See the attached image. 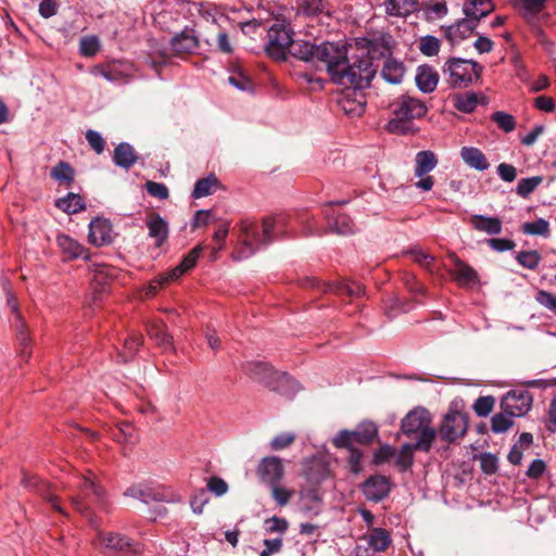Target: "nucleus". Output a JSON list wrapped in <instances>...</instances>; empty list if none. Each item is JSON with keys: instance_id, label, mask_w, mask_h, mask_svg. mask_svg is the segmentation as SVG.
Returning <instances> with one entry per match:
<instances>
[{"instance_id": "4be33fe9", "label": "nucleus", "mask_w": 556, "mask_h": 556, "mask_svg": "<svg viewBox=\"0 0 556 556\" xmlns=\"http://www.w3.org/2000/svg\"><path fill=\"white\" fill-rule=\"evenodd\" d=\"M269 388L287 397H292L300 390V384L286 372L275 371Z\"/></svg>"}, {"instance_id": "a19ab883", "label": "nucleus", "mask_w": 556, "mask_h": 556, "mask_svg": "<svg viewBox=\"0 0 556 556\" xmlns=\"http://www.w3.org/2000/svg\"><path fill=\"white\" fill-rule=\"evenodd\" d=\"M414 450H417L415 443H406L395 453V464L401 470H406L412 466Z\"/></svg>"}, {"instance_id": "603ef678", "label": "nucleus", "mask_w": 556, "mask_h": 556, "mask_svg": "<svg viewBox=\"0 0 556 556\" xmlns=\"http://www.w3.org/2000/svg\"><path fill=\"white\" fill-rule=\"evenodd\" d=\"M268 486L270 488L273 498L281 507L286 506L293 495V491L280 485V483H275Z\"/></svg>"}, {"instance_id": "c9c22d12", "label": "nucleus", "mask_w": 556, "mask_h": 556, "mask_svg": "<svg viewBox=\"0 0 556 556\" xmlns=\"http://www.w3.org/2000/svg\"><path fill=\"white\" fill-rule=\"evenodd\" d=\"M377 433V426L372 421H363L357 426L355 430H353L355 442L362 444H368L372 442Z\"/></svg>"}, {"instance_id": "e433bc0d", "label": "nucleus", "mask_w": 556, "mask_h": 556, "mask_svg": "<svg viewBox=\"0 0 556 556\" xmlns=\"http://www.w3.org/2000/svg\"><path fill=\"white\" fill-rule=\"evenodd\" d=\"M516 417L511 416V414L502 410L501 413L495 414L491 418V429L494 433H504L509 430L514 425V419Z\"/></svg>"}, {"instance_id": "2eb2a0df", "label": "nucleus", "mask_w": 556, "mask_h": 556, "mask_svg": "<svg viewBox=\"0 0 556 556\" xmlns=\"http://www.w3.org/2000/svg\"><path fill=\"white\" fill-rule=\"evenodd\" d=\"M309 283L314 288L323 289L324 292H333L339 295L345 294L351 298H357L364 293V287L355 281L339 280L333 282H321L312 278Z\"/></svg>"}, {"instance_id": "bf43d9fd", "label": "nucleus", "mask_w": 556, "mask_h": 556, "mask_svg": "<svg viewBox=\"0 0 556 556\" xmlns=\"http://www.w3.org/2000/svg\"><path fill=\"white\" fill-rule=\"evenodd\" d=\"M86 140L88 141L89 146L98 153H102L104 150V139L102 138L101 134L89 129L86 131Z\"/></svg>"}, {"instance_id": "c03bdc74", "label": "nucleus", "mask_w": 556, "mask_h": 556, "mask_svg": "<svg viewBox=\"0 0 556 556\" xmlns=\"http://www.w3.org/2000/svg\"><path fill=\"white\" fill-rule=\"evenodd\" d=\"M491 118L506 134L511 132L516 128L515 117L506 112L496 111L492 114Z\"/></svg>"}, {"instance_id": "f257e3e1", "label": "nucleus", "mask_w": 556, "mask_h": 556, "mask_svg": "<svg viewBox=\"0 0 556 556\" xmlns=\"http://www.w3.org/2000/svg\"><path fill=\"white\" fill-rule=\"evenodd\" d=\"M377 45L369 41L362 55L349 56L346 46L340 42L318 45L316 61L326 65L332 81L345 88L365 89L376 74L372 59Z\"/></svg>"}, {"instance_id": "6e6d98bb", "label": "nucleus", "mask_w": 556, "mask_h": 556, "mask_svg": "<svg viewBox=\"0 0 556 556\" xmlns=\"http://www.w3.org/2000/svg\"><path fill=\"white\" fill-rule=\"evenodd\" d=\"M146 190L151 197L160 200H165L169 195L167 187L161 182L149 180L146 182Z\"/></svg>"}, {"instance_id": "a878e982", "label": "nucleus", "mask_w": 556, "mask_h": 556, "mask_svg": "<svg viewBox=\"0 0 556 556\" xmlns=\"http://www.w3.org/2000/svg\"><path fill=\"white\" fill-rule=\"evenodd\" d=\"M386 12L391 16H407L417 10V0H386Z\"/></svg>"}, {"instance_id": "9d476101", "label": "nucleus", "mask_w": 556, "mask_h": 556, "mask_svg": "<svg viewBox=\"0 0 556 556\" xmlns=\"http://www.w3.org/2000/svg\"><path fill=\"white\" fill-rule=\"evenodd\" d=\"M448 258L450 264H446V270L458 286L467 289L478 287V274L472 267L459 260L455 254H450Z\"/></svg>"}, {"instance_id": "aec40b11", "label": "nucleus", "mask_w": 556, "mask_h": 556, "mask_svg": "<svg viewBox=\"0 0 556 556\" xmlns=\"http://www.w3.org/2000/svg\"><path fill=\"white\" fill-rule=\"evenodd\" d=\"M172 50L176 54L193 53L199 46L198 37L192 29H184L170 39Z\"/></svg>"}, {"instance_id": "e2e57ef3", "label": "nucleus", "mask_w": 556, "mask_h": 556, "mask_svg": "<svg viewBox=\"0 0 556 556\" xmlns=\"http://www.w3.org/2000/svg\"><path fill=\"white\" fill-rule=\"evenodd\" d=\"M202 251L203 247L197 245L184 257L179 265L182 267L185 271H188L197 264V261L199 260Z\"/></svg>"}, {"instance_id": "5701e85b", "label": "nucleus", "mask_w": 556, "mask_h": 556, "mask_svg": "<svg viewBox=\"0 0 556 556\" xmlns=\"http://www.w3.org/2000/svg\"><path fill=\"white\" fill-rule=\"evenodd\" d=\"M56 242L61 251L66 255L67 260H75L78 257H83L85 260L89 258L87 250L70 236L61 233L56 237Z\"/></svg>"}, {"instance_id": "37998d69", "label": "nucleus", "mask_w": 556, "mask_h": 556, "mask_svg": "<svg viewBox=\"0 0 556 556\" xmlns=\"http://www.w3.org/2000/svg\"><path fill=\"white\" fill-rule=\"evenodd\" d=\"M113 437L119 443L129 444H134L137 439L135 429L129 422H121L113 432Z\"/></svg>"}, {"instance_id": "f704fd0d", "label": "nucleus", "mask_w": 556, "mask_h": 556, "mask_svg": "<svg viewBox=\"0 0 556 556\" xmlns=\"http://www.w3.org/2000/svg\"><path fill=\"white\" fill-rule=\"evenodd\" d=\"M55 205L66 214H75L85 210V203L81 197L73 192L56 200Z\"/></svg>"}, {"instance_id": "6e6552de", "label": "nucleus", "mask_w": 556, "mask_h": 556, "mask_svg": "<svg viewBox=\"0 0 556 556\" xmlns=\"http://www.w3.org/2000/svg\"><path fill=\"white\" fill-rule=\"evenodd\" d=\"M533 395L525 389H515L505 393L501 399V409L514 417L525 416L532 407Z\"/></svg>"}, {"instance_id": "de8ad7c7", "label": "nucleus", "mask_w": 556, "mask_h": 556, "mask_svg": "<svg viewBox=\"0 0 556 556\" xmlns=\"http://www.w3.org/2000/svg\"><path fill=\"white\" fill-rule=\"evenodd\" d=\"M542 181L543 178L541 176L523 178L518 182L516 192L521 198H527L539 187Z\"/></svg>"}, {"instance_id": "680f3d73", "label": "nucleus", "mask_w": 556, "mask_h": 556, "mask_svg": "<svg viewBox=\"0 0 556 556\" xmlns=\"http://www.w3.org/2000/svg\"><path fill=\"white\" fill-rule=\"evenodd\" d=\"M208 502L207 491L201 489L190 501L191 509L194 514H201L204 505Z\"/></svg>"}, {"instance_id": "473e14b6", "label": "nucleus", "mask_w": 556, "mask_h": 556, "mask_svg": "<svg viewBox=\"0 0 556 556\" xmlns=\"http://www.w3.org/2000/svg\"><path fill=\"white\" fill-rule=\"evenodd\" d=\"M317 49L318 45L308 41H294L289 52L300 60L315 62Z\"/></svg>"}, {"instance_id": "cd10ccee", "label": "nucleus", "mask_w": 556, "mask_h": 556, "mask_svg": "<svg viewBox=\"0 0 556 556\" xmlns=\"http://www.w3.org/2000/svg\"><path fill=\"white\" fill-rule=\"evenodd\" d=\"M113 159L117 166L128 169L136 163L137 155L129 143L123 142L115 148Z\"/></svg>"}, {"instance_id": "20e7f679", "label": "nucleus", "mask_w": 556, "mask_h": 556, "mask_svg": "<svg viewBox=\"0 0 556 556\" xmlns=\"http://www.w3.org/2000/svg\"><path fill=\"white\" fill-rule=\"evenodd\" d=\"M402 432L416 439L415 447L429 451L435 438V430L430 426V415L425 408L410 410L402 420Z\"/></svg>"}, {"instance_id": "4d7b16f0", "label": "nucleus", "mask_w": 556, "mask_h": 556, "mask_svg": "<svg viewBox=\"0 0 556 556\" xmlns=\"http://www.w3.org/2000/svg\"><path fill=\"white\" fill-rule=\"evenodd\" d=\"M410 256L413 257L414 262L419 264L420 266L425 267L428 270L431 269V265L434 262V256L431 254L426 253L421 249H413L409 251Z\"/></svg>"}, {"instance_id": "a18cd8bd", "label": "nucleus", "mask_w": 556, "mask_h": 556, "mask_svg": "<svg viewBox=\"0 0 556 556\" xmlns=\"http://www.w3.org/2000/svg\"><path fill=\"white\" fill-rule=\"evenodd\" d=\"M522 231L531 236L547 237L549 233V224L547 220L539 218L531 223H525L522 225Z\"/></svg>"}, {"instance_id": "8fccbe9b", "label": "nucleus", "mask_w": 556, "mask_h": 556, "mask_svg": "<svg viewBox=\"0 0 556 556\" xmlns=\"http://www.w3.org/2000/svg\"><path fill=\"white\" fill-rule=\"evenodd\" d=\"M516 261L525 268L535 269L541 261L538 251H521L516 255Z\"/></svg>"}, {"instance_id": "c85d7f7f", "label": "nucleus", "mask_w": 556, "mask_h": 556, "mask_svg": "<svg viewBox=\"0 0 556 556\" xmlns=\"http://www.w3.org/2000/svg\"><path fill=\"white\" fill-rule=\"evenodd\" d=\"M463 161L471 168L483 170L486 168V159L481 150L473 147H463L460 150Z\"/></svg>"}, {"instance_id": "58836bf2", "label": "nucleus", "mask_w": 556, "mask_h": 556, "mask_svg": "<svg viewBox=\"0 0 556 556\" xmlns=\"http://www.w3.org/2000/svg\"><path fill=\"white\" fill-rule=\"evenodd\" d=\"M91 74L96 76H102L110 83H119L124 79L123 73L117 68L115 64L109 65L108 67L96 65L91 70Z\"/></svg>"}, {"instance_id": "7c9ffc66", "label": "nucleus", "mask_w": 556, "mask_h": 556, "mask_svg": "<svg viewBox=\"0 0 556 556\" xmlns=\"http://www.w3.org/2000/svg\"><path fill=\"white\" fill-rule=\"evenodd\" d=\"M465 18L476 27L481 18L486 16V0H471L464 5Z\"/></svg>"}, {"instance_id": "c756f323", "label": "nucleus", "mask_w": 556, "mask_h": 556, "mask_svg": "<svg viewBox=\"0 0 556 556\" xmlns=\"http://www.w3.org/2000/svg\"><path fill=\"white\" fill-rule=\"evenodd\" d=\"M405 67L402 62L388 59L381 71L382 77L390 84H400L403 79Z\"/></svg>"}, {"instance_id": "13d9d810", "label": "nucleus", "mask_w": 556, "mask_h": 556, "mask_svg": "<svg viewBox=\"0 0 556 556\" xmlns=\"http://www.w3.org/2000/svg\"><path fill=\"white\" fill-rule=\"evenodd\" d=\"M295 439V435L292 432H283L276 435L270 441V447L275 451H280L289 446Z\"/></svg>"}, {"instance_id": "338daca9", "label": "nucleus", "mask_w": 556, "mask_h": 556, "mask_svg": "<svg viewBox=\"0 0 556 556\" xmlns=\"http://www.w3.org/2000/svg\"><path fill=\"white\" fill-rule=\"evenodd\" d=\"M142 343V337L134 334L125 340V352L121 355L123 359L126 362L128 357H130L134 352L138 349V346Z\"/></svg>"}, {"instance_id": "dca6fc26", "label": "nucleus", "mask_w": 556, "mask_h": 556, "mask_svg": "<svg viewBox=\"0 0 556 556\" xmlns=\"http://www.w3.org/2000/svg\"><path fill=\"white\" fill-rule=\"evenodd\" d=\"M391 483L384 476L369 477L363 484L364 496L371 502L382 501L390 492Z\"/></svg>"}, {"instance_id": "4468645a", "label": "nucleus", "mask_w": 556, "mask_h": 556, "mask_svg": "<svg viewBox=\"0 0 556 556\" xmlns=\"http://www.w3.org/2000/svg\"><path fill=\"white\" fill-rule=\"evenodd\" d=\"M97 538L111 554L129 556L135 551L131 541L119 533L99 531Z\"/></svg>"}, {"instance_id": "5fc2aeb1", "label": "nucleus", "mask_w": 556, "mask_h": 556, "mask_svg": "<svg viewBox=\"0 0 556 556\" xmlns=\"http://www.w3.org/2000/svg\"><path fill=\"white\" fill-rule=\"evenodd\" d=\"M535 301L547 311L556 315V295L545 290H539L535 294Z\"/></svg>"}, {"instance_id": "72a5a7b5", "label": "nucleus", "mask_w": 556, "mask_h": 556, "mask_svg": "<svg viewBox=\"0 0 556 556\" xmlns=\"http://www.w3.org/2000/svg\"><path fill=\"white\" fill-rule=\"evenodd\" d=\"M366 541L375 552H383L391 544L389 532L382 528H374L366 536Z\"/></svg>"}, {"instance_id": "bb28decb", "label": "nucleus", "mask_w": 556, "mask_h": 556, "mask_svg": "<svg viewBox=\"0 0 556 556\" xmlns=\"http://www.w3.org/2000/svg\"><path fill=\"white\" fill-rule=\"evenodd\" d=\"M415 176L422 177L433 170L438 164V159L432 151H420L415 157Z\"/></svg>"}, {"instance_id": "7ed1b4c3", "label": "nucleus", "mask_w": 556, "mask_h": 556, "mask_svg": "<svg viewBox=\"0 0 556 556\" xmlns=\"http://www.w3.org/2000/svg\"><path fill=\"white\" fill-rule=\"evenodd\" d=\"M427 112L425 103L416 98L403 96L392 105L393 117L387 124L389 132L406 135L415 131L413 119L422 117Z\"/></svg>"}, {"instance_id": "393cba45", "label": "nucleus", "mask_w": 556, "mask_h": 556, "mask_svg": "<svg viewBox=\"0 0 556 556\" xmlns=\"http://www.w3.org/2000/svg\"><path fill=\"white\" fill-rule=\"evenodd\" d=\"M417 10L421 11L427 21H437L443 18L448 10L445 0H426L422 1Z\"/></svg>"}, {"instance_id": "2f4dec72", "label": "nucleus", "mask_w": 556, "mask_h": 556, "mask_svg": "<svg viewBox=\"0 0 556 556\" xmlns=\"http://www.w3.org/2000/svg\"><path fill=\"white\" fill-rule=\"evenodd\" d=\"M219 186L218 179L214 174H211L204 178L197 180L192 191L194 199H201L213 194Z\"/></svg>"}, {"instance_id": "423d86ee", "label": "nucleus", "mask_w": 556, "mask_h": 556, "mask_svg": "<svg viewBox=\"0 0 556 556\" xmlns=\"http://www.w3.org/2000/svg\"><path fill=\"white\" fill-rule=\"evenodd\" d=\"M267 36L268 41L265 48L267 54L276 60H285L294 42L290 26L277 21L269 27Z\"/></svg>"}, {"instance_id": "49530a36", "label": "nucleus", "mask_w": 556, "mask_h": 556, "mask_svg": "<svg viewBox=\"0 0 556 556\" xmlns=\"http://www.w3.org/2000/svg\"><path fill=\"white\" fill-rule=\"evenodd\" d=\"M100 50V41L97 36H85L79 40V52L84 56H94Z\"/></svg>"}, {"instance_id": "4c0bfd02", "label": "nucleus", "mask_w": 556, "mask_h": 556, "mask_svg": "<svg viewBox=\"0 0 556 556\" xmlns=\"http://www.w3.org/2000/svg\"><path fill=\"white\" fill-rule=\"evenodd\" d=\"M149 336L159 345L169 349L172 346V337L167 333L162 323H154L149 327Z\"/></svg>"}, {"instance_id": "0e129e2a", "label": "nucleus", "mask_w": 556, "mask_h": 556, "mask_svg": "<svg viewBox=\"0 0 556 556\" xmlns=\"http://www.w3.org/2000/svg\"><path fill=\"white\" fill-rule=\"evenodd\" d=\"M355 442L353 431L341 430L334 438L333 444L337 447H346L348 450L353 448L352 444Z\"/></svg>"}, {"instance_id": "a211bd4d", "label": "nucleus", "mask_w": 556, "mask_h": 556, "mask_svg": "<svg viewBox=\"0 0 556 556\" xmlns=\"http://www.w3.org/2000/svg\"><path fill=\"white\" fill-rule=\"evenodd\" d=\"M146 226L149 230V237L152 238L156 247H162L168 238V224L157 213H151L147 216Z\"/></svg>"}, {"instance_id": "ddd939ff", "label": "nucleus", "mask_w": 556, "mask_h": 556, "mask_svg": "<svg viewBox=\"0 0 556 556\" xmlns=\"http://www.w3.org/2000/svg\"><path fill=\"white\" fill-rule=\"evenodd\" d=\"M92 281L91 289L93 293V301H98L102 293L109 291V283L117 275L114 267L106 264H93L92 265Z\"/></svg>"}, {"instance_id": "3c124183", "label": "nucleus", "mask_w": 556, "mask_h": 556, "mask_svg": "<svg viewBox=\"0 0 556 556\" xmlns=\"http://www.w3.org/2000/svg\"><path fill=\"white\" fill-rule=\"evenodd\" d=\"M51 177L60 182H71L74 178L73 168L67 163L60 162L51 169Z\"/></svg>"}, {"instance_id": "f3484780", "label": "nucleus", "mask_w": 556, "mask_h": 556, "mask_svg": "<svg viewBox=\"0 0 556 556\" xmlns=\"http://www.w3.org/2000/svg\"><path fill=\"white\" fill-rule=\"evenodd\" d=\"M88 240L96 247H102L112 242V227L106 219L96 218L89 224Z\"/></svg>"}, {"instance_id": "864d4df0", "label": "nucleus", "mask_w": 556, "mask_h": 556, "mask_svg": "<svg viewBox=\"0 0 556 556\" xmlns=\"http://www.w3.org/2000/svg\"><path fill=\"white\" fill-rule=\"evenodd\" d=\"M419 49L427 56L437 55L440 51V40L434 36H425L420 39Z\"/></svg>"}, {"instance_id": "0eeeda50", "label": "nucleus", "mask_w": 556, "mask_h": 556, "mask_svg": "<svg viewBox=\"0 0 556 556\" xmlns=\"http://www.w3.org/2000/svg\"><path fill=\"white\" fill-rule=\"evenodd\" d=\"M481 70L482 67L471 60L452 59L446 63L444 71L448 74V84L460 88L477 79Z\"/></svg>"}, {"instance_id": "412c9836", "label": "nucleus", "mask_w": 556, "mask_h": 556, "mask_svg": "<svg viewBox=\"0 0 556 556\" xmlns=\"http://www.w3.org/2000/svg\"><path fill=\"white\" fill-rule=\"evenodd\" d=\"M418 89L424 93L432 92L439 83L438 72L429 65H419L415 76Z\"/></svg>"}, {"instance_id": "79ce46f5", "label": "nucleus", "mask_w": 556, "mask_h": 556, "mask_svg": "<svg viewBox=\"0 0 556 556\" xmlns=\"http://www.w3.org/2000/svg\"><path fill=\"white\" fill-rule=\"evenodd\" d=\"M454 106L464 113L472 112L478 104V97L475 93H460L453 98Z\"/></svg>"}, {"instance_id": "b1692460", "label": "nucleus", "mask_w": 556, "mask_h": 556, "mask_svg": "<svg viewBox=\"0 0 556 556\" xmlns=\"http://www.w3.org/2000/svg\"><path fill=\"white\" fill-rule=\"evenodd\" d=\"M477 27L465 17L445 28L446 38L453 43H458L468 38Z\"/></svg>"}, {"instance_id": "09e8293b", "label": "nucleus", "mask_w": 556, "mask_h": 556, "mask_svg": "<svg viewBox=\"0 0 556 556\" xmlns=\"http://www.w3.org/2000/svg\"><path fill=\"white\" fill-rule=\"evenodd\" d=\"M332 230L339 235H351L355 230V225L348 215L340 214L333 219Z\"/></svg>"}, {"instance_id": "69168bd1", "label": "nucleus", "mask_w": 556, "mask_h": 556, "mask_svg": "<svg viewBox=\"0 0 556 556\" xmlns=\"http://www.w3.org/2000/svg\"><path fill=\"white\" fill-rule=\"evenodd\" d=\"M496 173L505 182H511L517 177L516 167L508 163H501L496 168Z\"/></svg>"}, {"instance_id": "1a4fd4ad", "label": "nucleus", "mask_w": 556, "mask_h": 556, "mask_svg": "<svg viewBox=\"0 0 556 556\" xmlns=\"http://www.w3.org/2000/svg\"><path fill=\"white\" fill-rule=\"evenodd\" d=\"M125 496H130L140 500L142 503L150 502H179L180 496L176 493H167L160 488H155L151 484L139 483L131 485L124 492Z\"/></svg>"}, {"instance_id": "f8f14e48", "label": "nucleus", "mask_w": 556, "mask_h": 556, "mask_svg": "<svg viewBox=\"0 0 556 556\" xmlns=\"http://www.w3.org/2000/svg\"><path fill=\"white\" fill-rule=\"evenodd\" d=\"M256 473L267 485L280 483L285 475L281 459L276 456L264 457L257 466Z\"/></svg>"}, {"instance_id": "052dcab7", "label": "nucleus", "mask_w": 556, "mask_h": 556, "mask_svg": "<svg viewBox=\"0 0 556 556\" xmlns=\"http://www.w3.org/2000/svg\"><path fill=\"white\" fill-rule=\"evenodd\" d=\"M207 490L216 496H223L228 491V484L219 477H212L207 482Z\"/></svg>"}, {"instance_id": "ea45409f", "label": "nucleus", "mask_w": 556, "mask_h": 556, "mask_svg": "<svg viewBox=\"0 0 556 556\" xmlns=\"http://www.w3.org/2000/svg\"><path fill=\"white\" fill-rule=\"evenodd\" d=\"M228 83L243 92H252L254 88L253 83L242 70L233 71L228 77Z\"/></svg>"}, {"instance_id": "9b49d317", "label": "nucleus", "mask_w": 556, "mask_h": 556, "mask_svg": "<svg viewBox=\"0 0 556 556\" xmlns=\"http://www.w3.org/2000/svg\"><path fill=\"white\" fill-rule=\"evenodd\" d=\"M467 430V417L458 410H450L443 419L439 434L441 439L453 442Z\"/></svg>"}, {"instance_id": "39448f33", "label": "nucleus", "mask_w": 556, "mask_h": 556, "mask_svg": "<svg viewBox=\"0 0 556 556\" xmlns=\"http://www.w3.org/2000/svg\"><path fill=\"white\" fill-rule=\"evenodd\" d=\"M105 492L101 485L96 481V477L89 472V476H84L78 482V493L71 496L72 506L83 516L88 518L92 525L94 521L91 518V506L102 504L104 502Z\"/></svg>"}, {"instance_id": "6ab92c4d", "label": "nucleus", "mask_w": 556, "mask_h": 556, "mask_svg": "<svg viewBox=\"0 0 556 556\" xmlns=\"http://www.w3.org/2000/svg\"><path fill=\"white\" fill-rule=\"evenodd\" d=\"M242 369L245 375L261 383H264L268 388L271 382V377H274L276 371L267 363L261 361L248 362L242 366Z\"/></svg>"}, {"instance_id": "f03ea898", "label": "nucleus", "mask_w": 556, "mask_h": 556, "mask_svg": "<svg viewBox=\"0 0 556 556\" xmlns=\"http://www.w3.org/2000/svg\"><path fill=\"white\" fill-rule=\"evenodd\" d=\"M283 224L282 217H266L262 225L250 219L242 220L239 224V247L233 258L237 261L249 258L260 249L270 244Z\"/></svg>"}, {"instance_id": "774afa93", "label": "nucleus", "mask_w": 556, "mask_h": 556, "mask_svg": "<svg viewBox=\"0 0 556 556\" xmlns=\"http://www.w3.org/2000/svg\"><path fill=\"white\" fill-rule=\"evenodd\" d=\"M301 11L305 15H316L323 11V0H302Z\"/></svg>"}]
</instances>
